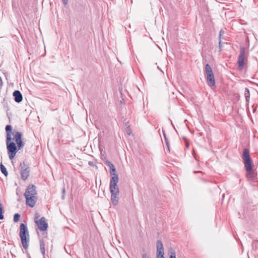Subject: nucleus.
I'll return each instance as SVG.
<instances>
[{"mask_svg":"<svg viewBox=\"0 0 258 258\" xmlns=\"http://www.w3.org/2000/svg\"><path fill=\"white\" fill-rule=\"evenodd\" d=\"M24 146L22 140V134L17 131L8 133L7 136V149L8 154L10 160L15 157L17 151Z\"/></svg>","mask_w":258,"mask_h":258,"instance_id":"1","label":"nucleus"},{"mask_svg":"<svg viewBox=\"0 0 258 258\" xmlns=\"http://www.w3.org/2000/svg\"><path fill=\"white\" fill-rule=\"evenodd\" d=\"M109 167L111 178L109 182V191L111 194L110 200L112 204L116 206L118 204L119 197V189L118 186L119 176L114 165L110 161H106Z\"/></svg>","mask_w":258,"mask_h":258,"instance_id":"2","label":"nucleus"},{"mask_svg":"<svg viewBox=\"0 0 258 258\" xmlns=\"http://www.w3.org/2000/svg\"><path fill=\"white\" fill-rule=\"evenodd\" d=\"M27 205L33 207L37 201L36 191L35 186L30 185L25 193Z\"/></svg>","mask_w":258,"mask_h":258,"instance_id":"3","label":"nucleus"},{"mask_svg":"<svg viewBox=\"0 0 258 258\" xmlns=\"http://www.w3.org/2000/svg\"><path fill=\"white\" fill-rule=\"evenodd\" d=\"M243 159L247 176L250 178H254L255 174L252 170V163L249 157V151L247 149L244 150Z\"/></svg>","mask_w":258,"mask_h":258,"instance_id":"4","label":"nucleus"},{"mask_svg":"<svg viewBox=\"0 0 258 258\" xmlns=\"http://www.w3.org/2000/svg\"><path fill=\"white\" fill-rule=\"evenodd\" d=\"M20 236L23 246L27 248L29 245V235L27 228L24 224H21L20 226Z\"/></svg>","mask_w":258,"mask_h":258,"instance_id":"5","label":"nucleus"},{"mask_svg":"<svg viewBox=\"0 0 258 258\" xmlns=\"http://www.w3.org/2000/svg\"><path fill=\"white\" fill-rule=\"evenodd\" d=\"M38 214H36L35 215L34 221L36 223L38 228L41 231H45L47 229L48 227L47 223L44 217L39 218Z\"/></svg>","mask_w":258,"mask_h":258,"instance_id":"6","label":"nucleus"},{"mask_svg":"<svg viewBox=\"0 0 258 258\" xmlns=\"http://www.w3.org/2000/svg\"><path fill=\"white\" fill-rule=\"evenodd\" d=\"M156 257L165 258L164 256L163 245L162 242L160 240L157 241L156 243Z\"/></svg>","mask_w":258,"mask_h":258,"instance_id":"7","label":"nucleus"},{"mask_svg":"<svg viewBox=\"0 0 258 258\" xmlns=\"http://www.w3.org/2000/svg\"><path fill=\"white\" fill-rule=\"evenodd\" d=\"M20 167L21 177L23 180H26L29 175V170L28 166L24 162H23L21 163Z\"/></svg>","mask_w":258,"mask_h":258,"instance_id":"8","label":"nucleus"},{"mask_svg":"<svg viewBox=\"0 0 258 258\" xmlns=\"http://www.w3.org/2000/svg\"><path fill=\"white\" fill-rule=\"evenodd\" d=\"M244 50L242 49L238 57V66L240 68H242L244 66Z\"/></svg>","mask_w":258,"mask_h":258,"instance_id":"9","label":"nucleus"},{"mask_svg":"<svg viewBox=\"0 0 258 258\" xmlns=\"http://www.w3.org/2000/svg\"><path fill=\"white\" fill-rule=\"evenodd\" d=\"M15 97V101L17 103H20L22 101L23 97L22 94L19 91H15L13 94Z\"/></svg>","mask_w":258,"mask_h":258,"instance_id":"10","label":"nucleus"},{"mask_svg":"<svg viewBox=\"0 0 258 258\" xmlns=\"http://www.w3.org/2000/svg\"><path fill=\"white\" fill-rule=\"evenodd\" d=\"M207 82L208 85L210 87H214L215 85V80L214 76H210L206 77Z\"/></svg>","mask_w":258,"mask_h":258,"instance_id":"11","label":"nucleus"},{"mask_svg":"<svg viewBox=\"0 0 258 258\" xmlns=\"http://www.w3.org/2000/svg\"><path fill=\"white\" fill-rule=\"evenodd\" d=\"M205 74L206 77L214 75L212 69L208 64H206L205 67Z\"/></svg>","mask_w":258,"mask_h":258,"instance_id":"12","label":"nucleus"},{"mask_svg":"<svg viewBox=\"0 0 258 258\" xmlns=\"http://www.w3.org/2000/svg\"><path fill=\"white\" fill-rule=\"evenodd\" d=\"M168 255L169 258H176V254L174 250L172 248H170L168 251Z\"/></svg>","mask_w":258,"mask_h":258,"instance_id":"13","label":"nucleus"},{"mask_svg":"<svg viewBox=\"0 0 258 258\" xmlns=\"http://www.w3.org/2000/svg\"><path fill=\"white\" fill-rule=\"evenodd\" d=\"M0 167H1V170L2 172L5 176H7L8 175V172L7 171L6 167L2 164H1Z\"/></svg>","mask_w":258,"mask_h":258,"instance_id":"14","label":"nucleus"},{"mask_svg":"<svg viewBox=\"0 0 258 258\" xmlns=\"http://www.w3.org/2000/svg\"><path fill=\"white\" fill-rule=\"evenodd\" d=\"M40 250L41 253L44 255L45 254V244L44 242H40Z\"/></svg>","mask_w":258,"mask_h":258,"instance_id":"15","label":"nucleus"},{"mask_svg":"<svg viewBox=\"0 0 258 258\" xmlns=\"http://www.w3.org/2000/svg\"><path fill=\"white\" fill-rule=\"evenodd\" d=\"M245 97L247 101H248V99L249 97V92L247 88L245 89V93H244Z\"/></svg>","mask_w":258,"mask_h":258,"instance_id":"16","label":"nucleus"},{"mask_svg":"<svg viewBox=\"0 0 258 258\" xmlns=\"http://www.w3.org/2000/svg\"><path fill=\"white\" fill-rule=\"evenodd\" d=\"M3 213H4L3 208L1 204L0 203V219L1 220H3L4 219Z\"/></svg>","mask_w":258,"mask_h":258,"instance_id":"17","label":"nucleus"},{"mask_svg":"<svg viewBox=\"0 0 258 258\" xmlns=\"http://www.w3.org/2000/svg\"><path fill=\"white\" fill-rule=\"evenodd\" d=\"M20 216L19 214H15L14 217V221L15 222H18L20 220Z\"/></svg>","mask_w":258,"mask_h":258,"instance_id":"18","label":"nucleus"},{"mask_svg":"<svg viewBox=\"0 0 258 258\" xmlns=\"http://www.w3.org/2000/svg\"><path fill=\"white\" fill-rule=\"evenodd\" d=\"M6 131H7V132H8V131H11V130H12V127H11V125H7V126H6Z\"/></svg>","mask_w":258,"mask_h":258,"instance_id":"19","label":"nucleus"},{"mask_svg":"<svg viewBox=\"0 0 258 258\" xmlns=\"http://www.w3.org/2000/svg\"><path fill=\"white\" fill-rule=\"evenodd\" d=\"M142 258H150L149 256L146 253H143L142 255Z\"/></svg>","mask_w":258,"mask_h":258,"instance_id":"20","label":"nucleus"},{"mask_svg":"<svg viewBox=\"0 0 258 258\" xmlns=\"http://www.w3.org/2000/svg\"><path fill=\"white\" fill-rule=\"evenodd\" d=\"M64 5H67L68 4V0H61Z\"/></svg>","mask_w":258,"mask_h":258,"instance_id":"21","label":"nucleus"},{"mask_svg":"<svg viewBox=\"0 0 258 258\" xmlns=\"http://www.w3.org/2000/svg\"><path fill=\"white\" fill-rule=\"evenodd\" d=\"M126 133H127V134L128 135H131V130H130V129H127V130H126Z\"/></svg>","mask_w":258,"mask_h":258,"instance_id":"22","label":"nucleus"},{"mask_svg":"<svg viewBox=\"0 0 258 258\" xmlns=\"http://www.w3.org/2000/svg\"><path fill=\"white\" fill-rule=\"evenodd\" d=\"M88 164L91 166H94V164H93V163L92 162H89Z\"/></svg>","mask_w":258,"mask_h":258,"instance_id":"23","label":"nucleus"},{"mask_svg":"<svg viewBox=\"0 0 258 258\" xmlns=\"http://www.w3.org/2000/svg\"><path fill=\"white\" fill-rule=\"evenodd\" d=\"M165 140L167 141L166 137H165ZM166 144H167V147H168V143L167 142V141H166Z\"/></svg>","mask_w":258,"mask_h":258,"instance_id":"24","label":"nucleus"},{"mask_svg":"<svg viewBox=\"0 0 258 258\" xmlns=\"http://www.w3.org/2000/svg\"><path fill=\"white\" fill-rule=\"evenodd\" d=\"M189 146V144L187 143L186 144V147H187Z\"/></svg>","mask_w":258,"mask_h":258,"instance_id":"25","label":"nucleus"}]
</instances>
